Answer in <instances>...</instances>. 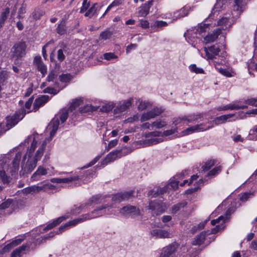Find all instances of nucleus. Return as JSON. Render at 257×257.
<instances>
[{"mask_svg":"<svg viewBox=\"0 0 257 257\" xmlns=\"http://www.w3.org/2000/svg\"><path fill=\"white\" fill-rule=\"evenodd\" d=\"M108 207L111 208V206L107 204L102 205L100 207H98L94 209L93 211H92L91 213L83 214L77 218L69 221L67 222L69 227L75 226L80 222L95 217V216H92V214H93L94 213H96L98 216H100L102 214L98 213V212L99 211L105 210L106 208Z\"/></svg>","mask_w":257,"mask_h":257,"instance_id":"obj_1","label":"nucleus"},{"mask_svg":"<svg viewBox=\"0 0 257 257\" xmlns=\"http://www.w3.org/2000/svg\"><path fill=\"white\" fill-rule=\"evenodd\" d=\"M26 114V110L21 108L17 111L12 116H7L6 118L7 123L5 124L9 130L15 126L21 120H22Z\"/></svg>","mask_w":257,"mask_h":257,"instance_id":"obj_2","label":"nucleus"},{"mask_svg":"<svg viewBox=\"0 0 257 257\" xmlns=\"http://www.w3.org/2000/svg\"><path fill=\"white\" fill-rule=\"evenodd\" d=\"M147 208L148 209L151 210L153 216H158L165 211L166 206L165 204L162 202L151 200Z\"/></svg>","mask_w":257,"mask_h":257,"instance_id":"obj_3","label":"nucleus"},{"mask_svg":"<svg viewBox=\"0 0 257 257\" xmlns=\"http://www.w3.org/2000/svg\"><path fill=\"white\" fill-rule=\"evenodd\" d=\"M26 48L27 46L24 42L16 43L12 48L13 57L17 59L24 57L26 55Z\"/></svg>","mask_w":257,"mask_h":257,"instance_id":"obj_4","label":"nucleus"},{"mask_svg":"<svg viewBox=\"0 0 257 257\" xmlns=\"http://www.w3.org/2000/svg\"><path fill=\"white\" fill-rule=\"evenodd\" d=\"M120 213L126 217L131 216L135 218L140 215V210L135 206L127 205L120 209Z\"/></svg>","mask_w":257,"mask_h":257,"instance_id":"obj_5","label":"nucleus"},{"mask_svg":"<svg viewBox=\"0 0 257 257\" xmlns=\"http://www.w3.org/2000/svg\"><path fill=\"white\" fill-rule=\"evenodd\" d=\"M52 186L51 184H45L41 186L39 185H32L23 189V192L25 194H34L38 193L42 191H46L47 190L50 189L51 187Z\"/></svg>","mask_w":257,"mask_h":257,"instance_id":"obj_6","label":"nucleus"},{"mask_svg":"<svg viewBox=\"0 0 257 257\" xmlns=\"http://www.w3.org/2000/svg\"><path fill=\"white\" fill-rule=\"evenodd\" d=\"M134 191L131 190L116 193L112 195L111 200L114 202H120L127 201L134 197Z\"/></svg>","mask_w":257,"mask_h":257,"instance_id":"obj_7","label":"nucleus"},{"mask_svg":"<svg viewBox=\"0 0 257 257\" xmlns=\"http://www.w3.org/2000/svg\"><path fill=\"white\" fill-rule=\"evenodd\" d=\"M124 155L125 154H122V149L113 151L106 155L105 159L101 161V164L103 166L106 165L108 163L114 161L116 158Z\"/></svg>","mask_w":257,"mask_h":257,"instance_id":"obj_8","label":"nucleus"},{"mask_svg":"<svg viewBox=\"0 0 257 257\" xmlns=\"http://www.w3.org/2000/svg\"><path fill=\"white\" fill-rule=\"evenodd\" d=\"M209 25V24L202 23L199 24L197 27H195L193 29L188 30L187 31V35L193 38H197V35L199 34L201 35L203 33L206 32V30L208 27Z\"/></svg>","mask_w":257,"mask_h":257,"instance_id":"obj_9","label":"nucleus"},{"mask_svg":"<svg viewBox=\"0 0 257 257\" xmlns=\"http://www.w3.org/2000/svg\"><path fill=\"white\" fill-rule=\"evenodd\" d=\"M133 100V98L130 97L127 100H124L120 102L114 109V113L116 114H119L126 110L132 105Z\"/></svg>","mask_w":257,"mask_h":257,"instance_id":"obj_10","label":"nucleus"},{"mask_svg":"<svg viewBox=\"0 0 257 257\" xmlns=\"http://www.w3.org/2000/svg\"><path fill=\"white\" fill-rule=\"evenodd\" d=\"M46 145V142H43L41 146L37 151L35 156L34 158V160L32 162H30L29 164V165L31 166V168L29 167V170H31L30 171H32L33 170V169L36 166L38 161L39 160L41 159V157L42 156Z\"/></svg>","mask_w":257,"mask_h":257,"instance_id":"obj_11","label":"nucleus"},{"mask_svg":"<svg viewBox=\"0 0 257 257\" xmlns=\"http://www.w3.org/2000/svg\"><path fill=\"white\" fill-rule=\"evenodd\" d=\"M204 51L208 59L213 60L216 58V56L218 55L220 49L218 46L214 45L208 48H204Z\"/></svg>","mask_w":257,"mask_h":257,"instance_id":"obj_12","label":"nucleus"},{"mask_svg":"<svg viewBox=\"0 0 257 257\" xmlns=\"http://www.w3.org/2000/svg\"><path fill=\"white\" fill-rule=\"evenodd\" d=\"M177 246L175 244H171L164 247L159 257H174Z\"/></svg>","mask_w":257,"mask_h":257,"instance_id":"obj_13","label":"nucleus"},{"mask_svg":"<svg viewBox=\"0 0 257 257\" xmlns=\"http://www.w3.org/2000/svg\"><path fill=\"white\" fill-rule=\"evenodd\" d=\"M49 96L47 95H42L39 96L34 101L33 111L35 112L37 111L40 107L49 101Z\"/></svg>","mask_w":257,"mask_h":257,"instance_id":"obj_14","label":"nucleus"},{"mask_svg":"<svg viewBox=\"0 0 257 257\" xmlns=\"http://www.w3.org/2000/svg\"><path fill=\"white\" fill-rule=\"evenodd\" d=\"M31 139H33L32 143L31 144L30 148L28 149L27 153L25 155V156L28 155V158H31L32 157L33 153L34 152V151L37 147V142L35 138L32 136H30L25 140L24 143H22L20 144V146H21L22 145H25L26 143L28 144L29 140H31ZM24 158H25L26 156H25Z\"/></svg>","mask_w":257,"mask_h":257,"instance_id":"obj_15","label":"nucleus"},{"mask_svg":"<svg viewBox=\"0 0 257 257\" xmlns=\"http://www.w3.org/2000/svg\"><path fill=\"white\" fill-rule=\"evenodd\" d=\"M212 126H206L205 127V124L201 123L200 124L195 125L187 128L185 130L183 133L185 135H189L195 132L204 131L207 130H209L211 128Z\"/></svg>","mask_w":257,"mask_h":257,"instance_id":"obj_16","label":"nucleus"},{"mask_svg":"<svg viewBox=\"0 0 257 257\" xmlns=\"http://www.w3.org/2000/svg\"><path fill=\"white\" fill-rule=\"evenodd\" d=\"M151 235L156 238H165L171 237V234L167 230L160 229H154L150 232Z\"/></svg>","mask_w":257,"mask_h":257,"instance_id":"obj_17","label":"nucleus"},{"mask_svg":"<svg viewBox=\"0 0 257 257\" xmlns=\"http://www.w3.org/2000/svg\"><path fill=\"white\" fill-rule=\"evenodd\" d=\"M222 30L221 28H217L213 31V32L208 34L204 38V40L206 43H209L215 41L221 34Z\"/></svg>","mask_w":257,"mask_h":257,"instance_id":"obj_18","label":"nucleus"},{"mask_svg":"<svg viewBox=\"0 0 257 257\" xmlns=\"http://www.w3.org/2000/svg\"><path fill=\"white\" fill-rule=\"evenodd\" d=\"M153 0L149 1L140 7L139 11L140 16L145 17L149 14L150 9L153 5Z\"/></svg>","mask_w":257,"mask_h":257,"instance_id":"obj_19","label":"nucleus"},{"mask_svg":"<svg viewBox=\"0 0 257 257\" xmlns=\"http://www.w3.org/2000/svg\"><path fill=\"white\" fill-rule=\"evenodd\" d=\"M68 217L65 216H62L57 218L54 219L52 222L48 223L47 226L43 229L44 231H48L58 225L63 221L66 220Z\"/></svg>","mask_w":257,"mask_h":257,"instance_id":"obj_20","label":"nucleus"},{"mask_svg":"<svg viewBox=\"0 0 257 257\" xmlns=\"http://www.w3.org/2000/svg\"><path fill=\"white\" fill-rule=\"evenodd\" d=\"M23 202H14L13 199H8L0 204V210L9 208L11 205H12L14 208H16L19 207V205H23Z\"/></svg>","mask_w":257,"mask_h":257,"instance_id":"obj_21","label":"nucleus"},{"mask_svg":"<svg viewBox=\"0 0 257 257\" xmlns=\"http://www.w3.org/2000/svg\"><path fill=\"white\" fill-rule=\"evenodd\" d=\"M47 174V170L43 167L39 166L37 171L32 175L31 179L32 181L39 180L40 177Z\"/></svg>","mask_w":257,"mask_h":257,"instance_id":"obj_22","label":"nucleus"},{"mask_svg":"<svg viewBox=\"0 0 257 257\" xmlns=\"http://www.w3.org/2000/svg\"><path fill=\"white\" fill-rule=\"evenodd\" d=\"M206 238V232L202 231L199 234L196 236L192 244L193 245H200L202 244Z\"/></svg>","mask_w":257,"mask_h":257,"instance_id":"obj_23","label":"nucleus"},{"mask_svg":"<svg viewBox=\"0 0 257 257\" xmlns=\"http://www.w3.org/2000/svg\"><path fill=\"white\" fill-rule=\"evenodd\" d=\"M9 77L8 72L6 70H3L0 72V97H2L1 91L2 86L7 83V80Z\"/></svg>","mask_w":257,"mask_h":257,"instance_id":"obj_24","label":"nucleus"},{"mask_svg":"<svg viewBox=\"0 0 257 257\" xmlns=\"http://www.w3.org/2000/svg\"><path fill=\"white\" fill-rule=\"evenodd\" d=\"M56 32L60 35H64L66 33V21L62 19L56 29Z\"/></svg>","mask_w":257,"mask_h":257,"instance_id":"obj_25","label":"nucleus"},{"mask_svg":"<svg viewBox=\"0 0 257 257\" xmlns=\"http://www.w3.org/2000/svg\"><path fill=\"white\" fill-rule=\"evenodd\" d=\"M235 114H228L222 115L218 117H216L214 119V122L216 124L223 123L225 122L229 118H230L234 116Z\"/></svg>","mask_w":257,"mask_h":257,"instance_id":"obj_26","label":"nucleus"},{"mask_svg":"<svg viewBox=\"0 0 257 257\" xmlns=\"http://www.w3.org/2000/svg\"><path fill=\"white\" fill-rule=\"evenodd\" d=\"M243 0H234V5H233V11L237 13V15H240L243 11Z\"/></svg>","mask_w":257,"mask_h":257,"instance_id":"obj_27","label":"nucleus"},{"mask_svg":"<svg viewBox=\"0 0 257 257\" xmlns=\"http://www.w3.org/2000/svg\"><path fill=\"white\" fill-rule=\"evenodd\" d=\"M39 238H35L31 237L27 241V245H28L29 250H34L38 245H40L41 243H39Z\"/></svg>","mask_w":257,"mask_h":257,"instance_id":"obj_28","label":"nucleus"},{"mask_svg":"<svg viewBox=\"0 0 257 257\" xmlns=\"http://www.w3.org/2000/svg\"><path fill=\"white\" fill-rule=\"evenodd\" d=\"M190 10V8L189 7L184 6L183 8L176 12L175 14L177 18H182L188 15Z\"/></svg>","mask_w":257,"mask_h":257,"instance_id":"obj_29","label":"nucleus"},{"mask_svg":"<svg viewBox=\"0 0 257 257\" xmlns=\"http://www.w3.org/2000/svg\"><path fill=\"white\" fill-rule=\"evenodd\" d=\"M187 205V202L186 201H183L179 202L172 207V211L173 214L176 213L181 208L185 207Z\"/></svg>","mask_w":257,"mask_h":257,"instance_id":"obj_30","label":"nucleus"},{"mask_svg":"<svg viewBox=\"0 0 257 257\" xmlns=\"http://www.w3.org/2000/svg\"><path fill=\"white\" fill-rule=\"evenodd\" d=\"M69 110L68 108L62 109L59 112V119L61 123H64L66 121L68 117V113Z\"/></svg>","mask_w":257,"mask_h":257,"instance_id":"obj_31","label":"nucleus"},{"mask_svg":"<svg viewBox=\"0 0 257 257\" xmlns=\"http://www.w3.org/2000/svg\"><path fill=\"white\" fill-rule=\"evenodd\" d=\"M216 163V160H209L207 161L204 165L201 167L203 171H207L209 170L212 167H213Z\"/></svg>","mask_w":257,"mask_h":257,"instance_id":"obj_32","label":"nucleus"},{"mask_svg":"<svg viewBox=\"0 0 257 257\" xmlns=\"http://www.w3.org/2000/svg\"><path fill=\"white\" fill-rule=\"evenodd\" d=\"M154 117H155V113L152 109L147 113H144L141 117V121H145Z\"/></svg>","mask_w":257,"mask_h":257,"instance_id":"obj_33","label":"nucleus"},{"mask_svg":"<svg viewBox=\"0 0 257 257\" xmlns=\"http://www.w3.org/2000/svg\"><path fill=\"white\" fill-rule=\"evenodd\" d=\"M222 170V167L220 166L215 167L211 170L209 171L206 177L215 176L218 174Z\"/></svg>","mask_w":257,"mask_h":257,"instance_id":"obj_34","label":"nucleus"},{"mask_svg":"<svg viewBox=\"0 0 257 257\" xmlns=\"http://www.w3.org/2000/svg\"><path fill=\"white\" fill-rule=\"evenodd\" d=\"M167 124V122L164 120L158 119L154 121L152 123L151 126L152 127H155L157 128H161L165 126Z\"/></svg>","mask_w":257,"mask_h":257,"instance_id":"obj_35","label":"nucleus"},{"mask_svg":"<svg viewBox=\"0 0 257 257\" xmlns=\"http://www.w3.org/2000/svg\"><path fill=\"white\" fill-rule=\"evenodd\" d=\"M82 101L81 100L78 99H75L73 100L72 103H71L70 106L68 108L70 112L73 111L74 110L76 109L77 107L79 106L81 103Z\"/></svg>","mask_w":257,"mask_h":257,"instance_id":"obj_36","label":"nucleus"},{"mask_svg":"<svg viewBox=\"0 0 257 257\" xmlns=\"http://www.w3.org/2000/svg\"><path fill=\"white\" fill-rule=\"evenodd\" d=\"M59 80L62 82H69L72 79V76L69 73L62 74L59 75Z\"/></svg>","mask_w":257,"mask_h":257,"instance_id":"obj_37","label":"nucleus"},{"mask_svg":"<svg viewBox=\"0 0 257 257\" xmlns=\"http://www.w3.org/2000/svg\"><path fill=\"white\" fill-rule=\"evenodd\" d=\"M190 70L192 72H194L196 74H203L204 73V70L201 68H198L197 67L196 65L195 64H191L189 67Z\"/></svg>","mask_w":257,"mask_h":257,"instance_id":"obj_38","label":"nucleus"},{"mask_svg":"<svg viewBox=\"0 0 257 257\" xmlns=\"http://www.w3.org/2000/svg\"><path fill=\"white\" fill-rule=\"evenodd\" d=\"M20 159V155L17 154L12 162L13 166L15 170H18Z\"/></svg>","mask_w":257,"mask_h":257,"instance_id":"obj_39","label":"nucleus"},{"mask_svg":"<svg viewBox=\"0 0 257 257\" xmlns=\"http://www.w3.org/2000/svg\"><path fill=\"white\" fill-rule=\"evenodd\" d=\"M122 4L121 0H114L110 5L108 6L107 8L106 9L105 13L103 14L102 17H104V16L110 11V10L114 7H117L119 6Z\"/></svg>","mask_w":257,"mask_h":257,"instance_id":"obj_40","label":"nucleus"},{"mask_svg":"<svg viewBox=\"0 0 257 257\" xmlns=\"http://www.w3.org/2000/svg\"><path fill=\"white\" fill-rule=\"evenodd\" d=\"M112 35V33L108 30L104 31L100 34L99 38L103 40H106L109 39Z\"/></svg>","mask_w":257,"mask_h":257,"instance_id":"obj_41","label":"nucleus"},{"mask_svg":"<svg viewBox=\"0 0 257 257\" xmlns=\"http://www.w3.org/2000/svg\"><path fill=\"white\" fill-rule=\"evenodd\" d=\"M43 11L40 9H36L33 12L32 15L35 20H39L44 15Z\"/></svg>","mask_w":257,"mask_h":257,"instance_id":"obj_42","label":"nucleus"},{"mask_svg":"<svg viewBox=\"0 0 257 257\" xmlns=\"http://www.w3.org/2000/svg\"><path fill=\"white\" fill-rule=\"evenodd\" d=\"M201 117L200 114H197V115H191L189 116H184V120H186L189 122H192L194 121L197 120L198 118Z\"/></svg>","mask_w":257,"mask_h":257,"instance_id":"obj_43","label":"nucleus"},{"mask_svg":"<svg viewBox=\"0 0 257 257\" xmlns=\"http://www.w3.org/2000/svg\"><path fill=\"white\" fill-rule=\"evenodd\" d=\"M115 107V104L113 103H109L106 104L105 105L103 106L101 109L102 111L105 112H109L111 111Z\"/></svg>","mask_w":257,"mask_h":257,"instance_id":"obj_44","label":"nucleus"},{"mask_svg":"<svg viewBox=\"0 0 257 257\" xmlns=\"http://www.w3.org/2000/svg\"><path fill=\"white\" fill-rule=\"evenodd\" d=\"M79 179H80V178L79 176L77 175V176H71V177H69L62 178V183H69L73 181L78 180Z\"/></svg>","mask_w":257,"mask_h":257,"instance_id":"obj_45","label":"nucleus"},{"mask_svg":"<svg viewBox=\"0 0 257 257\" xmlns=\"http://www.w3.org/2000/svg\"><path fill=\"white\" fill-rule=\"evenodd\" d=\"M36 66L38 70L40 71L43 75H45L47 73V67L43 62Z\"/></svg>","mask_w":257,"mask_h":257,"instance_id":"obj_46","label":"nucleus"},{"mask_svg":"<svg viewBox=\"0 0 257 257\" xmlns=\"http://www.w3.org/2000/svg\"><path fill=\"white\" fill-rule=\"evenodd\" d=\"M96 4H94L88 11L86 12L84 16L85 17H91L96 13V10L95 9V5Z\"/></svg>","mask_w":257,"mask_h":257,"instance_id":"obj_47","label":"nucleus"},{"mask_svg":"<svg viewBox=\"0 0 257 257\" xmlns=\"http://www.w3.org/2000/svg\"><path fill=\"white\" fill-rule=\"evenodd\" d=\"M244 102L246 105L257 106V98H250L244 100Z\"/></svg>","mask_w":257,"mask_h":257,"instance_id":"obj_48","label":"nucleus"},{"mask_svg":"<svg viewBox=\"0 0 257 257\" xmlns=\"http://www.w3.org/2000/svg\"><path fill=\"white\" fill-rule=\"evenodd\" d=\"M102 156V154L97 156L95 158H94L91 162H90L86 166H84L82 169L87 168L90 167L93 165H94L97 162L99 161L100 158Z\"/></svg>","mask_w":257,"mask_h":257,"instance_id":"obj_49","label":"nucleus"},{"mask_svg":"<svg viewBox=\"0 0 257 257\" xmlns=\"http://www.w3.org/2000/svg\"><path fill=\"white\" fill-rule=\"evenodd\" d=\"M79 112L81 113H87L92 110V106L86 105L79 108Z\"/></svg>","mask_w":257,"mask_h":257,"instance_id":"obj_50","label":"nucleus"},{"mask_svg":"<svg viewBox=\"0 0 257 257\" xmlns=\"http://www.w3.org/2000/svg\"><path fill=\"white\" fill-rule=\"evenodd\" d=\"M57 77V74L56 73V72L54 70L51 71L47 77V80L48 82H53L54 80L56 79Z\"/></svg>","mask_w":257,"mask_h":257,"instance_id":"obj_51","label":"nucleus"},{"mask_svg":"<svg viewBox=\"0 0 257 257\" xmlns=\"http://www.w3.org/2000/svg\"><path fill=\"white\" fill-rule=\"evenodd\" d=\"M44 93H49L53 95L57 94L59 91H57L55 89L51 87H47L43 90Z\"/></svg>","mask_w":257,"mask_h":257,"instance_id":"obj_52","label":"nucleus"},{"mask_svg":"<svg viewBox=\"0 0 257 257\" xmlns=\"http://www.w3.org/2000/svg\"><path fill=\"white\" fill-rule=\"evenodd\" d=\"M10 13V9L9 8H7L4 10L3 12L1 14V20L5 22L7 20L8 16Z\"/></svg>","mask_w":257,"mask_h":257,"instance_id":"obj_53","label":"nucleus"},{"mask_svg":"<svg viewBox=\"0 0 257 257\" xmlns=\"http://www.w3.org/2000/svg\"><path fill=\"white\" fill-rule=\"evenodd\" d=\"M103 57L104 59L106 60H110L117 58V56L113 53H105L103 54Z\"/></svg>","mask_w":257,"mask_h":257,"instance_id":"obj_54","label":"nucleus"},{"mask_svg":"<svg viewBox=\"0 0 257 257\" xmlns=\"http://www.w3.org/2000/svg\"><path fill=\"white\" fill-rule=\"evenodd\" d=\"M65 59V56L64 54L62 49H59L57 51V59L60 62H63Z\"/></svg>","mask_w":257,"mask_h":257,"instance_id":"obj_55","label":"nucleus"},{"mask_svg":"<svg viewBox=\"0 0 257 257\" xmlns=\"http://www.w3.org/2000/svg\"><path fill=\"white\" fill-rule=\"evenodd\" d=\"M178 128L177 127H175L173 129H171L167 131H165L162 135V136H169L171 135L175 134L177 132Z\"/></svg>","mask_w":257,"mask_h":257,"instance_id":"obj_56","label":"nucleus"},{"mask_svg":"<svg viewBox=\"0 0 257 257\" xmlns=\"http://www.w3.org/2000/svg\"><path fill=\"white\" fill-rule=\"evenodd\" d=\"M229 22V20L227 18L222 17L217 21L218 26H226Z\"/></svg>","mask_w":257,"mask_h":257,"instance_id":"obj_57","label":"nucleus"},{"mask_svg":"<svg viewBox=\"0 0 257 257\" xmlns=\"http://www.w3.org/2000/svg\"><path fill=\"white\" fill-rule=\"evenodd\" d=\"M69 227V225L67 222L59 227L58 230L57 231H56V234H58L61 233L66 230H67Z\"/></svg>","mask_w":257,"mask_h":257,"instance_id":"obj_58","label":"nucleus"},{"mask_svg":"<svg viewBox=\"0 0 257 257\" xmlns=\"http://www.w3.org/2000/svg\"><path fill=\"white\" fill-rule=\"evenodd\" d=\"M148 196H151L152 198H156L160 195L158 189L156 190H151L149 191L148 194Z\"/></svg>","mask_w":257,"mask_h":257,"instance_id":"obj_59","label":"nucleus"},{"mask_svg":"<svg viewBox=\"0 0 257 257\" xmlns=\"http://www.w3.org/2000/svg\"><path fill=\"white\" fill-rule=\"evenodd\" d=\"M34 99V95L30 97L28 100L26 102L25 107L27 109H30L32 106Z\"/></svg>","mask_w":257,"mask_h":257,"instance_id":"obj_60","label":"nucleus"},{"mask_svg":"<svg viewBox=\"0 0 257 257\" xmlns=\"http://www.w3.org/2000/svg\"><path fill=\"white\" fill-rule=\"evenodd\" d=\"M207 222V220L204 221L200 223L197 226H194L192 227V229L195 230H201L204 228L205 227L206 223Z\"/></svg>","mask_w":257,"mask_h":257,"instance_id":"obj_61","label":"nucleus"},{"mask_svg":"<svg viewBox=\"0 0 257 257\" xmlns=\"http://www.w3.org/2000/svg\"><path fill=\"white\" fill-rule=\"evenodd\" d=\"M51 124L52 125V128L55 129V130H58V127L59 125V119L58 118H54L53 119L51 122Z\"/></svg>","mask_w":257,"mask_h":257,"instance_id":"obj_62","label":"nucleus"},{"mask_svg":"<svg viewBox=\"0 0 257 257\" xmlns=\"http://www.w3.org/2000/svg\"><path fill=\"white\" fill-rule=\"evenodd\" d=\"M179 183V181L172 180L169 185L172 189L175 190L178 188Z\"/></svg>","mask_w":257,"mask_h":257,"instance_id":"obj_63","label":"nucleus"},{"mask_svg":"<svg viewBox=\"0 0 257 257\" xmlns=\"http://www.w3.org/2000/svg\"><path fill=\"white\" fill-rule=\"evenodd\" d=\"M248 72L250 74H251V70H255L257 71V63H250L248 64Z\"/></svg>","mask_w":257,"mask_h":257,"instance_id":"obj_64","label":"nucleus"}]
</instances>
